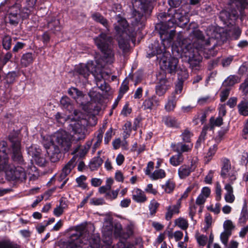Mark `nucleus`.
Instances as JSON below:
<instances>
[{
	"label": "nucleus",
	"instance_id": "09e8293b",
	"mask_svg": "<svg viewBox=\"0 0 248 248\" xmlns=\"http://www.w3.org/2000/svg\"><path fill=\"white\" fill-rule=\"evenodd\" d=\"M217 147L218 145L217 143L214 144L210 147L208 151L205 156L207 159V161H209L211 159L212 156L214 155L217 149Z\"/></svg>",
	"mask_w": 248,
	"mask_h": 248
},
{
	"label": "nucleus",
	"instance_id": "e2e57ef3",
	"mask_svg": "<svg viewBox=\"0 0 248 248\" xmlns=\"http://www.w3.org/2000/svg\"><path fill=\"white\" fill-rule=\"evenodd\" d=\"M197 207L196 205L194 203H191L190 204L189 207V216L192 220H194V217L196 212Z\"/></svg>",
	"mask_w": 248,
	"mask_h": 248
},
{
	"label": "nucleus",
	"instance_id": "f3484780",
	"mask_svg": "<svg viewBox=\"0 0 248 248\" xmlns=\"http://www.w3.org/2000/svg\"><path fill=\"white\" fill-rule=\"evenodd\" d=\"M51 144L48 147L46 152L50 157L51 161L56 162L58 161L61 157V150L65 151L63 149H62L59 144L53 141L52 137H51Z\"/></svg>",
	"mask_w": 248,
	"mask_h": 248
},
{
	"label": "nucleus",
	"instance_id": "c9c22d12",
	"mask_svg": "<svg viewBox=\"0 0 248 248\" xmlns=\"http://www.w3.org/2000/svg\"><path fill=\"white\" fill-rule=\"evenodd\" d=\"M184 157L181 154H178L172 156L170 159V162L171 165L176 167L183 163Z\"/></svg>",
	"mask_w": 248,
	"mask_h": 248
},
{
	"label": "nucleus",
	"instance_id": "f257e3e1",
	"mask_svg": "<svg viewBox=\"0 0 248 248\" xmlns=\"http://www.w3.org/2000/svg\"><path fill=\"white\" fill-rule=\"evenodd\" d=\"M68 119L71 120L70 126L72 135H69L63 130H59L52 136V140L59 144L65 151H68L71 147L72 142H78L85 139L86 129L84 126L85 120L83 114L75 110Z\"/></svg>",
	"mask_w": 248,
	"mask_h": 248
},
{
	"label": "nucleus",
	"instance_id": "ddd939ff",
	"mask_svg": "<svg viewBox=\"0 0 248 248\" xmlns=\"http://www.w3.org/2000/svg\"><path fill=\"white\" fill-rule=\"evenodd\" d=\"M76 165V158L73 157L70 159L62 168V171L59 176V180L63 182L60 186V188H62L66 184L68 178L67 176L70 174L72 170L75 168Z\"/></svg>",
	"mask_w": 248,
	"mask_h": 248
},
{
	"label": "nucleus",
	"instance_id": "6e6552de",
	"mask_svg": "<svg viewBox=\"0 0 248 248\" xmlns=\"http://www.w3.org/2000/svg\"><path fill=\"white\" fill-rule=\"evenodd\" d=\"M31 13L29 9H20V6L16 4L11 7L8 11L9 23L12 25H17L21 20L27 18Z\"/></svg>",
	"mask_w": 248,
	"mask_h": 248
},
{
	"label": "nucleus",
	"instance_id": "412c9836",
	"mask_svg": "<svg viewBox=\"0 0 248 248\" xmlns=\"http://www.w3.org/2000/svg\"><path fill=\"white\" fill-rule=\"evenodd\" d=\"M238 16V13L235 10L232 9H228V5L226 9L222 10L219 14V17L224 22L227 23L230 20L235 19Z\"/></svg>",
	"mask_w": 248,
	"mask_h": 248
},
{
	"label": "nucleus",
	"instance_id": "e433bc0d",
	"mask_svg": "<svg viewBox=\"0 0 248 248\" xmlns=\"http://www.w3.org/2000/svg\"><path fill=\"white\" fill-rule=\"evenodd\" d=\"M113 183V180L112 178H108L106 180V185L100 187L99 188V192L101 194H106L110 190Z\"/></svg>",
	"mask_w": 248,
	"mask_h": 248
},
{
	"label": "nucleus",
	"instance_id": "5fc2aeb1",
	"mask_svg": "<svg viewBox=\"0 0 248 248\" xmlns=\"http://www.w3.org/2000/svg\"><path fill=\"white\" fill-rule=\"evenodd\" d=\"M119 189H117L115 190L109 191L105 195V198L108 200L112 201L118 196Z\"/></svg>",
	"mask_w": 248,
	"mask_h": 248
},
{
	"label": "nucleus",
	"instance_id": "bb28decb",
	"mask_svg": "<svg viewBox=\"0 0 248 248\" xmlns=\"http://www.w3.org/2000/svg\"><path fill=\"white\" fill-rule=\"evenodd\" d=\"M238 108L239 113L243 116L248 115V99L243 98L241 101L238 105Z\"/></svg>",
	"mask_w": 248,
	"mask_h": 248
},
{
	"label": "nucleus",
	"instance_id": "a211bd4d",
	"mask_svg": "<svg viewBox=\"0 0 248 248\" xmlns=\"http://www.w3.org/2000/svg\"><path fill=\"white\" fill-rule=\"evenodd\" d=\"M227 4L230 10L232 9L237 13L238 11L242 12L247 8L248 1L247 0H228Z\"/></svg>",
	"mask_w": 248,
	"mask_h": 248
},
{
	"label": "nucleus",
	"instance_id": "9b49d317",
	"mask_svg": "<svg viewBox=\"0 0 248 248\" xmlns=\"http://www.w3.org/2000/svg\"><path fill=\"white\" fill-rule=\"evenodd\" d=\"M86 232L85 225L81 224L77 226L76 227V232L72 234L71 236L69 242L70 248H82V244L86 243L82 240L84 238L83 235Z\"/></svg>",
	"mask_w": 248,
	"mask_h": 248
},
{
	"label": "nucleus",
	"instance_id": "4c0bfd02",
	"mask_svg": "<svg viewBox=\"0 0 248 248\" xmlns=\"http://www.w3.org/2000/svg\"><path fill=\"white\" fill-rule=\"evenodd\" d=\"M103 162L102 159L99 156L94 157L90 163V168L91 170H94L101 166Z\"/></svg>",
	"mask_w": 248,
	"mask_h": 248
},
{
	"label": "nucleus",
	"instance_id": "20e7f679",
	"mask_svg": "<svg viewBox=\"0 0 248 248\" xmlns=\"http://www.w3.org/2000/svg\"><path fill=\"white\" fill-rule=\"evenodd\" d=\"M75 72L79 75V78L83 82L85 81L92 73L96 80L97 86L102 90L104 89V74L100 69L99 65H96L93 61H89L86 64H80L78 65L76 68Z\"/></svg>",
	"mask_w": 248,
	"mask_h": 248
},
{
	"label": "nucleus",
	"instance_id": "ea45409f",
	"mask_svg": "<svg viewBox=\"0 0 248 248\" xmlns=\"http://www.w3.org/2000/svg\"><path fill=\"white\" fill-rule=\"evenodd\" d=\"M223 124L222 117L218 116L217 118L212 117L210 119L209 127L211 130H213L215 126H220Z\"/></svg>",
	"mask_w": 248,
	"mask_h": 248
},
{
	"label": "nucleus",
	"instance_id": "2f4dec72",
	"mask_svg": "<svg viewBox=\"0 0 248 248\" xmlns=\"http://www.w3.org/2000/svg\"><path fill=\"white\" fill-rule=\"evenodd\" d=\"M174 224L178 227L183 230H186L188 227V220L183 217H179L174 220Z\"/></svg>",
	"mask_w": 248,
	"mask_h": 248
},
{
	"label": "nucleus",
	"instance_id": "9d476101",
	"mask_svg": "<svg viewBox=\"0 0 248 248\" xmlns=\"http://www.w3.org/2000/svg\"><path fill=\"white\" fill-rule=\"evenodd\" d=\"M9 140L12 143L13 160L19 164L22 165L23 163V159L21 151V141L18 137L17 133L14 135H9Z\"/></svg>",
	"mask_w": 248,
	"mask_h": 248
},
{
	"label": "nucleus",
	"instance_id": "58836bf2",
	"mask_svg": "<svg viewBox=\"0 0 248 248\" xmlns=\"http://www.w3.org/2000/svg\"><path fill=\"white\" fill-rule=\"evenodd\" d=\"M175 186V183L171 179H169L164 185H162V188L166 193H170L173 191Z\"/></svg>",
	"mask_w": 248,
	"mask_h": 248
},
{
	"label": "nucleus",
	"instance_id": "f704fd0d",
	"mask_svg": "<svg viewBox=\"0 0 248 248\" xmlns=\"http://www.w3.org/2000/svg\"><path fill=\"white\" fill-rule=\"evenodd\" d=\"M160 35L162 43L163 45H165L164 43L166 41L170 42L173 39L175 35V31L174 30H172L170 32L160 31Z\"/></svg>",
	"mask_w": 248,
	"mask_h": 248
},
{
	"label": "nucleus",
	"instance_id": "13d9d810",
	"mask_svg": "<svg viewBox=\"0 0 248 248\" xmlns=\"http://www.w3.org/2000/svg\"><path fill=\"white\" fill-rule=\"evenodd\" d=\"M232 232L229 231H224L220 234V240L222 243L225 246L227 245L228 238Z\"/></svg>",
	"mask_w": 248,
	"mask_h": 248
},
{
	"label": "nucleus",
	"instance_id": "393cba45",
	"mask_svg": "<svg viewBox=\"0 0 248 248\" xmlns=\"http://www.w3.org/2000/svg\"><path fill=\"white\" fill-rule=\"evenodd\" d=\"M68 207V202L64 199H61L59 204L54 209L53 214L57 217H60Z\"/></svg>",
	"mask_w": 248,
	"mask_h": 248
},
{
	"label": "nucleus",
	"instance_id": "864d4df0",
	"mask_svg": "<svg viewBox=\"0 0 248 248\" xmlns=\"http://www.w3.org/2000/svg\"><path fill=\"white\" fill-rule=\"evenodd\" d=\"M183 233L180 231H176L174 232H169L168 237L170 239L174 238L176 241H179L182 239Z\"/></svg>",
	"mask_w": 248,
	"mask_h": 248
},
{
	"label": "nucleus",
	"instance_id": "4d7b16f0",
	"mask_svg": "<svg viewBox=\"0 0 248 248\" xmlns=\"http://www.w3.org/2000/svg\"><path fill=\"white\" fill-rule=\"evenodd\" d=\"M159 203L154 199L152 200L149 205V209L151 214H154L156 212L159 206Z\"/></svg>",
	"mask_w": 248,
	"mask_h": 248
},
{
	"label": "nucleus",
	"instance_id": "aec40b11",
	"mask_svg": "<svg viewBox=\"0 0 248 248\" xmlns=\"http://www.w3.org/2000/svg\"><path fill=\"white\" fill-rule=\"evenodd\" d=\"M170 147L174 151L182 155L183 153L190 151L193 147V144L179 142L177 143H171Z\"/></svg>",
	"mask_w": 248,
	"mask_h": 248
},
{
	"label": "nucleus",
	"instance_id": "3c124183",
	"mask_svg": "<svg viewBox=\"0 0 248 248\" xmlns=\"http://www.w3.org/2000/svg\"><path fill=\"white\" fill-rule=\"evenodd\" d=\"M86 179V177L83 175L78 177L76 180V182L78 184V186L84 189H86L87 186V184L85 183Z\"/></svg>",
	"mask_w": 248,
	"mask_h": 248
},
{
	"label": "nucleus",
	"instance_id": "4468645a",
	"mask_svg": "<svg viewBox=\"0 0 248 248\" xmlns=\"http://www.w3.org/2000/svg\"><path fill=\"white\" fill-rule=\"evenodd\" d=\"M178 59L170 57L166 60H162L160 63L161 68L170 74H174L180 68Z\"/></svg>",
	"mask_w": 248,
	"mask_h": 248
},
{
	"label": "nucleus",
	"instance_id": "49530a36",
	"mask_svg": "<svg viewBox=\"0 0 248 248\" xmlns=\"http://www.w3.org/2000/svg\"><path fill=\"white\" fill-rule=\"evenodd\" d=\"M209 128H210V127L208 125H205L203 126L199 138L196 143V148H198L200 146L201 143L204 141L205 137L206 135L207 131Z\"/></svg>",
	"mask_w": 248,
	"mask_h": 248
},
{
	"label": "nucleus",
	"instance_id": "72a5a7b5",
	"mask_svg": "<svg viewBox=\"0 0 248 248\" xmlns=\"http://www.w3.org/2000/svg\"><path fill=\"white\" fill-rule=\"evenodd\" d=\"M68 94L78 102V100L84 97L82 92L75 87H71L68 89Z\"/></svg>",
	"mask_w": 248,
	"mask_h": 248
},
{
	"label": "nucleus",
	"instance_id": "7c9ffc66",
	"mask_svg": "<svg viewBox=\"0 0 248 248\" xmlns=\"http://www.w3.org/2000/svg\"><path fill=\"white\" fill-rule=\"evenodd\" d=\"M92 17L93 19L101 24L106 29L107 31H109V26L108 25V21L106 18H105L100 14L98 13H95L92 15Z\"/></svg>",
	"mask_w": 248,
	"mask_h": 248
},
{
	"label": "nucleus",
	"instance_id": "0e129e2a",
	"mask_svg": "<svg viewBox=\"0 0 248 248\" xmlns=\"http://www.w3.org/2000/svg\"><path fill=\"white\" fill-rule=\"evenodd\" d=\"M224 231H230L232 232V231L233 228L232 223L230 220H227L224 221L223 224Z\"/></svg>",
	"mask_w": 248,
	"mask_h": 248
},
{
	"label": "nucleus",
	"instance_id": "1a4fd4ad",
	"mask_svg": "<svg viewBox=\"0 0 248 248\" xmlns=\"http://www.w3.org/2000/svg\"><path fill=\"white\" fill-rule=\"evenodd\" d=\"M222 167L220 175L223 179V183H233L236 179L237 172L234 168L232 167L230 161L224 158L221 160Z\"/></svg>",
	"mask_w": 248,
	"mask_h": 248
},
{
	"label": "nucleus",
	"instance_id": "39448f33",
	"mask_svg": "<svg viewBox=\"0 0 248 248\" xmlns=\"http://www.w3.org/2000/svg\"><path fill=\"white\" fill-rule=\"evenodd\" d=\"M0 154L3 155L2 159L0 158V170H3L9 179L13 180L23 181L26 179V173L23 167H14L8 163V157L4 152Z\"/></svg>",
	"mask_w": 248,
	"mask_h": 248
},
{
	"label": "nucleus",
	"instance_id": "f03ea898",
	"mask_svg": "<svg viewBox=\"0 0 248 248\" xmlns=\"http://www.w3.org/2000/svg\"><path fill=\"white\" fill-rule=\"evenodd\" d=\"M209 37L204 39L202 32L198 30H194L192 32L193 43H187V40L184 39L182 42H178V45H175L177 52L181 53L182 57L187 58V61L192 67H196L202 62V54L205 46L210 44L215 36L208 33Z\"/></svg>",
	"mask_w": 248,
	"mask_h": 248
},
{
	"label": "nucleus",
	"instance_id": "cd10ccee",
	"mask_svg": "<svg viewBox=\"0 0 248 248\" xmlns=\"http://www.w3.org/2000/svg\"><path fill=\"white\" fill-rule=\"evenodd\" d=\"M167 81L166 78H162L160 80L159 84L156 86V93L158 96H162L166 93L168 89L166 84Z\"/></svg>",
	"mask_w": 248,
	"mask_h": 248
},
{
	"label": "nucleus",
	"instance_id": "a878e982",
	"mask_svg": "<svg viewBox=\"0 0 248 248\" xmlns=\"http://www.w3.org/2000/svg\"><path fill=\"white\" fill-rule=\"evenodd\" d=\"M177 98L175 95L172 94L168 98V100L165 105V109L167 112L173 111L177 104Z\"/></svg>",
	"mask_w": 248,
	"mask_h": 248
},
{
	"label": "nucleus",
	"instance_id": "c03bdc74",
	"mask_svg": "<svg viewBox=\"0 0 248 248\" xmlns=\"http://www.w3.org/2000/svg\"><path fill=\"white\" fill-rule=\"evenodd\" d=\"M176 72L178 75V81L182 80L184 82L188 77V72L185 68H181L180 67Z\"/></svg>",
	"mask_w": 248,
	"mask_h": 248
},
{
	"label": "nucleus",
	"instance_id": "338daca9",
	"mask_svg": "<svg viewBox=\"0 0 248 248\" xmlns=\"http://www.w3.org/2000/svg\"><path fill=\"white\" fill-rule=\"evenodd\" d=\"M233 59V56H230L229 57L223 58L222 60L221 63L223 67L228 66L232 62Z\"/></svg>",
	"mask_w": 248,
	"mask_h": 248
},
{
	"label": "nucleus",
	"instance_id": "2eb2a0df",
	"mask_svg": "<svg viewBox=\"0 0 248 248\" xmlns=\"http://www.w3.org/2000/svg\"><path fill=\"white\" fill-rule=\"evenodd\" d=\"M198 159L193 158L190 162V165L184 164L178 169V174L181 179H185L188 177L191 172H193L197 167Z\"/></svg>",
	"mask_w": 248,
	"mask_h": 248
},
{
	"label": "nucleus",
	"instance_id": "4be33fe9",
	"mask_svg": "<svg viewBox=\"0 0 248 248\" xmlns=\"http://www.w3.org/2000/svg\"><path fill=\"white\" fill-rule=\"evenodd\" d=\"M145 192L138 188H135L132 193V199L138 203H143L147 201V198Z\"/></svg>",
	"mask_w": 248,
	"mask_h": 248
},
{
	"label": "nucleus",
	"instance_id": "6e6d98bb",
	"mask_svg": "<svg viewBox=\"0 0 248 248\" xmlns=\"http://www.w3.org/2000/svg\"><path fill=\"white\" fill-rule=\"evenodd\" d=\"M60 102L62 106L65 108L70 109L72 108L70 99L67 96L62 97L61 99Z\"/></svg>",
	"mask_w": 248,
	"mask_h": 248
},
{
	"label": "nucleus",
	"instance_id": "680f3d73",
	"mask_svg": "<svg viewBox=\"0 0 248 248\" xmlns=\"http://www.w3.org/2000/svg\"><path fill=\"white\" fill-rule=\"evenodd\" d=\"M103 138V134L102 133H100L98 134L96 138V141L93 144V151H95L96 149L100 146V143L102 142Z\"/></svg>",
	"mask_w": 248,
	"mask_h": 248
},
{
	"label": "nucleus",
	"instance_id": "de8ad7c7",
	"mask_svg": "<svg viewBox=\"0 0 248 248\" xmlns=\"http://www.w3.org/2000/svg\"><path fill=\"white\" fill-rule=\"evenodd\" d=\"M195 238L200 246H204L207 242L208 238L206 235L203 234H200L199 232H197L195 235Z\"/></svg>",
	"mask_w": 248,
	"mask_h": 248
},
{
	"label": "nucleus",
	"instance_id": "473e14b6",
	"mask_svg": "<svg viewBox=\"0 0 248 248\" xmlns=\"http://www.w3.org/2000/svg\"><path fill=\"white\" fill-rule=\"evenodd\" d=\"M238 82V77L234 75L229 76L223 82V88L226 87L230 88Z\"/></svg>",
	"mask_w": 248,
	"mask_h": 248
},
{
	"label": "nucleus",
	"instance_id": "f8f14e48",
	"mask_svg": "<svg viewBox=\"0 0 248 248\" xmlns=\"http://www.w3.org/2000/svg\"><path fill=\"white\" fill-rule=\"evenodd\" d=\"M114 227L110 219H106L102 227L103 242L105 245H107V248H113L111 245V236L113 232Z\"/></svg>",
	"mask_w": 248,
	"mask_h": 248
},
{
	"label": "nucleus",
	"instance_id": "603ef678",
	"mask_svg": "<svg viewBox=\"0 0 248 248\" xmlns=\"http://www.w3.org/2000/svg\"><path fill=\"white\" fill-rule=\"evenodd\" d=\"M230 90V88H228L226 87L223 88V86H222L220 95V101L221 102H224L227 99L229 95Z\"/></svg>",
	"mask_w": 248,
	"mask_h": 248
},
{
	"label": "nucleus",
	"instance_id": "bf43d9fd",
	"mask_svg": "<svg viewBox=\"0 0 248 248\" xmlns=\"http://www.w3.org/2000/svg\"><path fill=\"white\" fill-rule=\"evenodd\" d=\"M248 219V213L246 208H243L239 219V223H244Z\"/></svg>",
	"mask_w": 248,
	"mask_h": 248
},
{
	"label": "nucleus",
	"instance_id": "a19ab883",
	"mask_svg": "<svg viewBox=\"0 0 248 248\" xmlns=\"http://www.w3.org/2000/svg\"><path fill=\"white\" fill-rule=\"evenodd\" d=\"M165 124L169 127H177L179 126V123L175 118L171 117H166L163 119Z\"/></svg>",
	"mask_w": 248,
	"mask_h": 248
},
{
	"label": "nucleus",
	"instance_id": "79ce46f5",
	"mask_svg": "<svg viewBox=\"0 0 248 248\" xmlns=\"http://www.w3.org/2000/svg\"><path fill=\"white\" fill-rule=\"evenodd\" d=\"M90 146V143L85 146H78L75 149L74 153L77 154L80 157H83L87 153Z\"/></svg>",
	"mask_w": 248,
	"mask_h": 248
},
{
	"label": "nucleus",
	"instance_id": "774afa93",
	"mask_svg": "<svg viewBox=\"0 0 248 248\" xmlns=\"http://www.w3.org/2000/svg\"><path fill=\"white\" fill-rule=\"evenodd\" d=\"M144 192L152 194L154 195H155L157 193V190L153 188V186L152 184H149L144 189Z\"/></svg>",
	"mask_w": 248,
	"mask_h": 248
},
{
	"label": "nucleus",
	"instance_id": "c756f323",
	"mask_svg": "<svg viewBox=\"0 0 248 248\" xmlns=\"http://www.w3.org/2000/svg\"><path fill=\"white\" fill-rule=\"evenodd\" d=\"M48 28L53 32L56 33L61 30V27L60 24V21L56 18H53L47 23Z\"/></svg>",
	"mask_w": 248,
	"mask_h": 248
},
{
	"label": "nucleus",
	"instance_id": "0eeeda50",
	"mask_svg": "<svg viewBox=\"0 0 248 248\" xmlns=\"http://www.w3.org/2000/svg\"><path fill=\"white\" fill-rule=\"evenodd\" d=\"M181 3V0H169L168 3L170 8L168 10V16L170 18L168 20L169 22L172 24H178L180 22L187 21L186 16L187 11H184L181 8L177 10L174 8L178 7Z\"/></svg>",
	"mask_w": 248,
	"mask_h": 248
},
{
	"label": "nucleus",
	"instance_id": "5701e85b",
	"mask_svg": "<svg viewBox=\"0 0 248 248\" xmlns=\"http://www.w3.org/2000/svg\"><path fill=\"white\" fill-rule=\"evenodd\" d=\"M160 105L159 101L157 97L154 95L151 97L145 99L143 103L142 107L144 109L151 110L154 107L156 108Z\"/></svg>",
	"mask_w": 248,
	"mask_h": 248
},
{
	"label": "nucleus",
	"instance_id": "052dcab7",
	"mask_svg": "<svg viewBox=\"0 0 248 248\" xmlns=\"http://www.w3.org/2000/svg\"><path fill=\"white\" fill-rule=\"evenodd\" d=\"M92 241V242H90V246L92 248H107V245H104L100 247L99 237L93 239Z\"/></svg>",
	"mask_w": 248,
	"mask_h": 248
},
{
	"label": "nucleus",
	"instance_id": "6ab92c4d",
	"mask_svg": "<svg viewBox=\"0 0 248 248\" xmlns=\"http://www.w3.org/2000/svg\"><path fill=\"white\" fill-rule=\"evenodd\" d=\"M181 207V199H179L176 204L170 205L166 207L165 219L170 220L174 215H178L180 213V209Z\"/></svg>",
	"mask_w": 248,
	"mask_h": 248
},
{
	"label": "nucleus",
	"instance_id": "69168bd1",
	"mask_svg": "<svg viewBox=\"0 0 248 248\" xmlns=\"http://www.w3.org/2000/svg\"><path fill=\"white\" fill-rule=\"evenodd\" d=\"M197 186L196 183H193L191 184L188 187L186 188L185 191L184 193L181 195V197L180 199H181V200L183 199H185L188 196V193Z\"/></svg>",
	"mask_w": 248,
	"mask_h": 248
},
{
	"label": "nucleus",
	"instance_id": "7ed1b4c3",
	"mask_svg": "<svg viewBox=\"0 0 248 248\" xmlns=\"http://www.w3.org/2000/svg\"><path fill=\"white\" fill-rule=\"evenodd\" d=\"M117 22L114 24L116 32L119 46L124 52L128 50L129 41L135 38L136 32L132 27H130L125 18L119 15L116 16Z\"/></svg>",
	"mask_w": 248,
	"mask_h": 248
},
{
	"label": "nucleus",
	"instance_id": "c85d7f7f",
	"mask_svg": "<svg viewBox=\"0 0 248 248\" xmlns=\"http://www.w3.org/2000/svg\"><path fill=\"white\" fill-rule=\"evenodd\" d=\"M34 61L33 54L31 53L24 54L21 58V64L23 67H27L31 64Z\"/></svg>",
	"mask_w": 248,
	"mask_h": 248
},
{
	"label": "nucleus",
	"instance_id": "423d86ee",
	"mask_svg": "<svg viewBox=\"0 0 248 248\" xmlns=\"http://www.w3.org/2000/svg\"><path fill=\"white\" fill-rule=\"evenodd\" d=\"M111 40L112 38L105 33H101L94 39L96 45L104 54L105 61L108 63H111L114 60V53L110 48Z\"/></svg>",
	"mask_w": 248,
	"mask_h": 248
},
{
	"label": "nucleus",
	"instance_id": "37998d69",
	"mask_svg": "<svg viewBox=\"0 0 248 248\" xmlns=\"http://www.w3.org/2000/svg\"><path fill=\"white\" fill-rule=\"evenodd\" d=\"M166 176V172L162 169L155 170L151 175L150 177L153 180L162 179Z\"/></svg>",
	"mask_w": 248,
	"mask_h": 248
},
{
	"label": "nucleus",
	"instance_id": "8fccbe9b",
	"mask_svg": "<svg viewBox=\"0 0 248 248\" xmlns=\"http://www.w3.org/2000/svg\"><path fill=\"white\" fill-rule=\"evenodd\" d=\"M12 38L9 35H5L2 39V46L6 50H9L11 47Z\"/></svg>",
	"mask_w": 248,
	"mask_h": 248
},
{
	"label": "nucleus",
	"instance_id": "a18cd8bd",
	"mask_svg": "<svg viewBox=\"0 0 248 248\" xmlns=\"http://www.w3.org/2000/svg\"><path fill=\"white\" fill-rule=\"evenodd\" d=\"M192 136V134L190 131L188 129H186L182 132L180 137L184 142L190 143Z\"/></svg>",
	"mask_w": 248,
	"mask_h": 248
},
{
	"label": "nucleus",
	"instance_id": "b1692460",
	"mask_svg": "<svg viewBox=\"0 0 248 248\" xmlns=\"http://www.w3.org/2000/svg\"><path fill=\"white\" fill-rule=\"evenodd\" d=\"M233 183H225L224 186V189L226 193L224 195V199L226 202L232 203L235 200V196L233 194V189L232 185Z\"/></svg>",
	"mask_w": 248,
	"mask_h": 248
},
{
	"label": "nucleus",
	"instance_id": "dca6fc26",
	"mask_svg": "<svg viewBox=\"0 0 248 248\" xmlns=\"http://www.w3.org/2000/svg\"><path fill=\"white\" fill-rule=\"evenodd\" d=\"M28 154L31 156L34 161L38 165L43 166L46 163V159L41 154V150L38 146L32 145L27 149Z\"/></svg>",
	"mask_w": 248,
	"mask_h": 248
}]
</instances>
